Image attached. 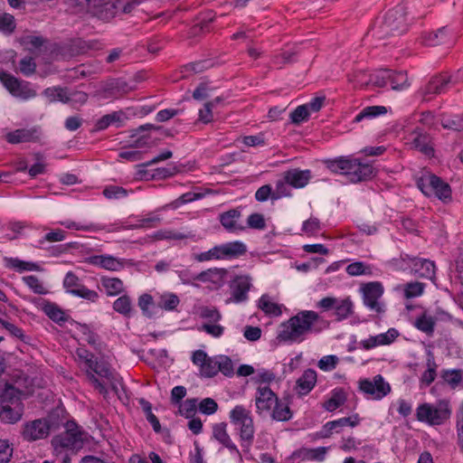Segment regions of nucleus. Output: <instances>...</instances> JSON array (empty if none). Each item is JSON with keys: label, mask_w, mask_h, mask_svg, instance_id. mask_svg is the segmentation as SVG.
Wrapping results in <instances>:
<instances>
[{"label": "nucleus", "mask_w": 463, "mask_h": 463, "mask_svg": "<svg viewBox=\"0 0 463 463\" xmlns=\"http://www.w3.org/2000/svg\"><path fill=\"white\" fill-rule=\"evenodd\" d=\"M318 320L319 316L315 311H299L279 325L276 339L279 343L302 342L308 334L320 331L315 327Z\"/></svg>", "instance_id": "f257e3e1"}, {"label": "nucleus", "mask_w": 463, "mask_h": 463, "mask_svg": "<svg viewBox=\"0 0 463 463\" xmlns=\"http://www.w3.org/2000/svg\"><path fill=\"white\" fill-rule=\"evenodd\" d=\"M86 433L75 421H67L65 430L52 439L55 459L60 463H71V455L83 448Z\"/></svg>", "instance_id": "f03ea898"}, {"label": "nucleus", "mask_w": 463, "mask_h": 463, "mask_svg": "<svg viewBox=\"0 0 463 463\" xmlns=\"http://www.w3.org/2000/svg\"><path fill=\"white\" fill-rule=\"evenodd\" d=\"M326 167L335 174L346 175L350 182L360 183L372 179L376 169L368 163H363L351 156H338L324 161Z\"/></svg>", "instance_id": "7ed1b4c3"}, {"label": "nucleus", "mask_w": 463, "mask_h": 463, "mask_svg": "<svg viewBox=\"0 0 463 463\" xmlns=\"http://www.w3.org/2000/svg\"><path fill=\"white\" fill-rule=\"evenodd\" d=\"M231 422L239 427L241 446L244 451H249L252 446L255 427L250 411L242 405H236L230 411Z\"/></svg>", "instance_id": "20e7f679"}, {"label": "nucleus", "mask_w": 463, "mask_h": 463, "mask_svg": "<svg viewBox=\"0 0 463 463\" xmlns=\"http://www.w3.org/2000/svg\"><path fill=\"white\" fill-rule=\"evenodd\" d=\"M0 398V420L9 424L19 421L24 414V404L18 396L17 390L14 386L6 384Z\"/></svg>", "instance_id": "39448f33"}, {"label": "nucleus", "mask_w": 463, "mask_h": 463, "mask_svg": "<svg viewBox=\"0 0 463 463\" xmlns=\"http://www.w3.org/2000/svg\"><path fill=\"white\" fill-rule=\"evenodd\" d=\"M451 416V407L448 400H439L436 403H422L416 410V419L429 425H441Z\"/></svg>", "instance_id": "423d86ee"}, {"label": "nucleus", "mask_w": 463, "mask_h": 463, "mask_svg": "<svg viewBox=\"0 0 463 463\" xmlns=\"http://www.w3.org/2000/svg\"><path fill=\"white\" fill-rule=\"evenodd\" d=\"M406 15L405 6L401 5L386 12L378 28L379 37L396 36L407 32L408 23Z\"/></svg>", "instance_id": "0eeeda50"}, {"label": "nucleus", "mask_w": 463, "mask_h": 463, "mask_svg": "<svg viewBox=\"0 0 463 463\" xmlns=\"http://www.w3.org/2000/svg\"><path fill=\"white\" fill-rule=\"evenodd\" d=\"M246 251V245L241 241H235L214 246L207 251L195 254L194 260L199 262L213 260H232L244 255Z\"/></svg>", "instance_id": "6e6552de"}, {"label": "nucleus", "mask_w": 463, "mask_h": 463, "mask_svg": "<svg viewBox=\"0 0 463 463\" xmlns=\"http://www.w3.org/2000/svg\"><path fill=\"white\" fill-rule=\"evenodd\" d=\"M418 188L427 196L434 194L441 201L451 199V188L439 176L428 174L417 180Z\"/></svg>", "instance_id": "1a4fd4ad"}, {"label": "nucleus", "mask_w": 463, "mask_h": 463, "mask_svg": "<svg viewBox=\"0 0 463 463\" xmlns=\"http://www.w3.org/2000/svg\"><path fill=\"white\" fill-rule=\"evenodd\" d=\"M401 268H410L411 271L419 278L433 279L435 278V264L428 259L411 257L408 254L401 255L400 260H395Z\"/></svg>", "instance_id": "9d476101"}, {"label": "nucleus", "mask_w": 463, "mask_h": 463, "mask_svg": "<svg viewBox=\"0 0 463 463\" xmlns=\"http://www.w3.org/2000/svg\"><path fill=\"white\" fill-rule=\"evenodd\" d=\"M88 366L86 367V377L88 381L98 390L100 393H106L107 390L105 384L97 377L111 379L113 378L112 372L109 364L102 360H89Z\"/></svg>", "instance_id": "9b49d317"}, {"label": "nucleus", "mask_w": 463, "mask_h": 463, "mask_svg": "<svg viewBox=\"0 0 463 463\" xmlns=\"http://www.w3.org/2000/svg\"><path fill=\"white\" fill-rule=\"evenodd\" d=\"M88 12L103 22L115 17L120 8L118 0H85Z\"/></svg>", "instance_id": "f8f14e48"}, {"label": "nucleus", "mask_w": 463, "mask_h": 463, "mask_svg": "<svg viewBox=\"0 0 463 463\" xmlns=\"http://www.w3.org/2000/svg\"><path fill=\"white\" fill-rule=\"evenodd\" d=\"M383 290V286L379 281L364 283L360 288L364 304L378 314L384 312V305L379 301Z\"/></svg>", "instance_id": "ddd939ff"}, {"label": "nucleus", "mask_w": 463, "mask_h": 463, "mask_svg": "<svg viewBox=\"0 0 463 463\" xmlns=\"http://www.w3.org/2000/svg\"><path fill=\"white\" fill-rule=\"evenodd\" d=\"M460 80L458 73L452 77L448 73H441L431 77L422 89V96L429 99L430 95H439L446 92L452 85Z\"/></svg>", "instance_id": "4468645a"}, {"label": "nucleus", "mask_w": 463, "mask_h": 463, "mask_svg": "<svg viewBox=\"0 0 463 463\" xmlns=\"http://www.w3.org/2000/svg\"><path fill=\"white\" fill-rule=\"evenodd\" d=\"M0 81L13 96L28 99L35 95L27 82L20 80L8 72L0 71Z\"/></svg>", "instance_id": "2eb2a0df"}, {"label": "nucleus", "mask_w": 463, "mask_h": 463, "mask_svg": "<svg viewBox=\"0 0 463 463\" xmlns=\"http://www.w3.org/2000/svg\"><path fill=\"white\" fill-rule=\"evenodd\" d=\"M359 388L366 394L372 395L374 399L380 400L391 392V386L386 383L381 374L373 377V380L364 379L359 383Z\"/></svg>", "instance_id": "dca6fc26"}, {"label": "nucleus", "mask_w": 463, "mask_h": 463, "mask_svg": "<svg viewBox=\"0 0 463 463\" xmlns=\"http://www.w3.org/2000/svg\"><path fill=\"white\" fill-rule=\"evenodd\" d=\"M88 264L99 267L101 269L118 271L126 265H133L132 260L126 259H118L111 255H93L86 258L85 260Z\"/></svg>", "instance_id": "f3484780"}, {"label": "nucleus", "mask_w": 463, "mask_h": 463, "mask_svg": "<svg viewBox=\"0 0 463 463\" xmlns=\"http://www.w3.org/2000/svg\"><path fill=\"white\" fill-rule=\"evenodd\" d=\"M155 130V131H160L162 134H164L166 137H172V133L169 129H165L162 126H156L153 124H145L142 126H139L138 128L132 129L130 132V137L135 138L133 140V144L131 145L132 147L139 148V147H145L149 145V140L151 138L150 135L148 133H144L146 131Z\"/></svg>", "instance_id": "a211bd4d"}, {"label": "nucleus", "mask_w": 463, "mask_h": 463, "mask_svg": "<svg viewBox=\"0 0 463 463\" xmlns=\"http://www.w3.org/2000/svg\"><path fill=\"white\" fill-rule=\"evenodd\" d=\"M276 393L268 386H259L255 396L257 413L263 416L271 411L278 400Z\"/></svg>", "instance_id": "6ab92c4d"}, {"label": "nucleus", "mask_w": 463, "mask_h": 463, "mask_svg": "<svg viewBox=\"0 0 463 463\" xmlns=\"http://www.w3.org/2000/svg\"><path fill=\"white\" fill-rule=\"evenodd\" d=\"M192 361L195 365L200 367V373L206 378H212L219 373L216 356L210 357L203 350L194 352Z\"/></svg>", "instance_id": "aec40b11"}, {"label": "nucleus", "mask_w": 463, "mask_h": 463, "mask_svg": "<svg viewBox=\"0 0 463 463\" xmlns=\"http://www.w3.org/2000/svg\"><path fill=\"white\" fill-rule=\"evenodd\" d=\"M359 422L360 418L358 414L327 421L320 431V437L323 439L330 438L334 433H340L344 427L349 426L354 428L357 426Z\"/></svg>", "instance_id": "412c9836"}, {"label": "nucleus", "mask_w": 463, "mask_h": 463, "mask_svg": "<svg viewBox=\"0 0 463 463\" xmlns=\"http://www.w3.org/2000/svg\"><path fill=\"white\" fill-rule=\"evenodd\" d=\"M22 436L24 440L35 441L49 436L48 429L43 419H37L24 425Z\"/></svg>", "instance_id": "4be33fe9"}, {"label": "nucleus", "mask_w": 463, "mask_h": 463, "mask_svg": "<svg viewBox=\"0 0 463 463\" xmlns=\"http://www.w3.org/2000/svg\"><path fill=\"white\" fill-rule=\"evenodd\" d=\"M250 287V279L248 276L236 277L231 284L232 298L227 300V303H241L246 301Z\"/></svg>", "instance_id": "5701e85b"}, {"label": "nucleus", "mask_w": 463, "mask_h": 463, "mask_svg": "<svg viewBox=\"0 0 463 463\" xmlns=\"http://www.w3.org/2000/svg\"><path fill=\"white\" fill-rule=\"evenodd\" d=\"M411 146L427 156H434L432 137L430 134L417 128L411 133Z\"/></svg>", "instance_id": "b1692460"}, {"label": "nucleus", "mask_w": 463, "mask_h": 463, "mask_svg": "<svg viewBox=\"0 0 463 463\" xmlns=\"http://www.w3.org/2000/svg\"><path fill=\"white\" fill-rule=\"evenodd\" d=\"M227 424L224 422L217 423L213 427V438L221 443L224 448L228 449L231 453H234L239 459L242 460V456L237 446L232 440L229 433L227 432Z\"/></svg>", "instance_id": "393cba45"}, {"label": "nucleus", "mask_w": 463, "mask_h": 463, "mask_svg": "<svg viewBox=\"0 0 463 463\" xmlns=\"http://www.w3.org/2000/svg\"><path fill=\"white\" fill-rule=\"evenodd\" d=\"M241 216L238 209H231L219 215V220L223 228L229 232H238L244 230V227L239 223Z\"/></svg>", "instance_id": "a878e982"}, {"label": "nucleus", "mask_w": 463, "mask_h": 463, "mask_svg": "<svg viewBox=\"0 0 463 463\" xmlns=\"http://www.w3.org/2000/svg\"><path fill=\"white\" fill-rule=\"evenodd\" d=\"M285 180L294 188L305 187L311 179V171L298 168L289 169L284 173Z\"/></svg>", "instance_id": "bb28decb"}, {"label": "nucleus", "mask_w": 463, "mask_h": 463, "mask_svg": "<svg viewBox=\"0 0 463 463\" xmlns=\"http://www.w3.org/2000/svg\"><path fill=\"white\" fill-rule=\"evenodd\" d=\"M38 138V131L36 128H19L7 133L5 136L6 141L10 144L35 142Z\"/></svg>", "instance_id": "cd10ccee"}, {"label": "nucleus", "mask_w": 463, "mask_h": 463, "mask_svg": "<svg viewBox=\"0 0 463 463\" xmlns=\"http://www.w3.org/2000/svg\"><path fill=\"white\" fill-rule=\"evenodd\" d=\"M128 91V85L121 80H113L108 82L99 91L102 99L118 98Z\"/></svg>", "instance_id": "c85d7f7f"}, {"label": "nucleus", "mask_w": 463, "mask_h": 463, "mask_svg": "<svg viewBox=\"0 0 463 463\" xmlns=\"http://www.w3.org/2000/svg\"><path fill=\"white\" fill-rule=\"evenodd\" d=\"M317 383V372L313 369H307L298 379L296 389L298 394L306 395L315 387Z\"/></svg>", "instance_id": "c756f323"}, {"label": "nucleus", "mask_w": 463, "mask_h": 463, "mask_svg": "<svg viewBox=\"0 0 463 463\" xmlns=\"http://www.w3.org/2000/svg\"><path fill=\"white\" fill-rule=\"evenodd\" d=\"M227 271L224 269H209L202 271L194 277V279L201 282H212L214 284H222Z\"/></svg>", "instance_id": "7c9ffc66"}, {"label": "nucleus", "mask_w": 463, "mask_h": 463, "mask_svg": "<svg viewBox=\"0 0 463 463\" xmlns=\"http://www.w3.org/2000/svg\"><path fill=\"white\" fill-rule=\"evenodd\" d=\"M413 326L420 332L431 336L435 330L436 318L424 311L415 319Z\"/></svg>", "instance_id": "2f4dec72"}, {"label": "nucleus", "mask_w": 463, "mask_h": 463, "mask_svg": "<svg viewBox=\"0 0 463 463\" xmlns=\"http://www.w3.org/2000/svg\"><path fill=\"white\" fill-rule=\"evenodd\" d=\"M269 413L272 420L277 421H288L293 416V412L290 410L289 405L279 399L277 400Z\"/></svg>", "instance_id": "473e14b6"}, {"label": "nucleus", "mask_w": 463, "mask_h": 463, "mask_svg": "<svg viewBox=\"0 0 463 463\" xmlns=\"http://www.w3.org/2000/svg\"><path fill=\"white\" fill-rule=\"evenodd\" d=\"M100 283L108 296H117L125 289L123 281L118 278L103 276L100 278Z\"/></svg>", "instance_id": "72a5a7b5"}, {"label": "nucleus", "mask_w": 463, "mask_h": 463, "mask_svg": "<svg viewBox=\"0 0 463 463\" xmlns=\"http://www.w3.org/2000/svg\"><path fill=\"white\" fill-rule=\"evenodd\" d=\"M387 113L384 106H368L364 108L353 119V123H359L364 119H369Z\"/></svg>", "instance_id": "f704fd0d"}, {"label": "nucleus", "mask_w": 463, "mask_h": 463, "mask_svg": "<svg viewBox=\"0 0 463 463\" xmlns=\"http://www.w3.org/2000/svg\"><path fill=\"white\" fill-rule=\"evenodd\" d=\"M440 378L451 389H456L463 379L462 370L460 369H444L440 372Z\"/></svg>", "instance_id": "c9c22d12"}, {"label": "nucleus", "mask_w": 463, "mask_h": 463, "mask_svg": "<svg viewBox=\"0 0 463 463\" xmlns=\"http://www.w3.org/2000/svg\"><path fill=\"white\" fill-rule=\"evenodd\" d=\"M346 401L344 390L335 389L332 396L323 403V408L328 411H334L342 406Z\"/></svg>", "instance_id": "e433bc0d"}, {"label": "nucleus", "mask_w": 463, "mask_h": 463, "mask_svg": "<svg viewBox=\"0 0 463 463\" xmlns=\"http://www.w3.org/2000/svg\"><path fill=\"white\" fill-rule=\"evenodd\" d=\"M327 448L318 447L316 449L302 448L298 451V456L302 459L323 461L326 458Z\"/></svg>", "instance_id": "4c0bfd02"}, {"label": "nucleus", "mask_w": 463, "mask_h": 463, "mask_svg": "<svg viewBox=\"0 0 463 463\" xmlns=\"http://www.w3.org/2000/svg\"><path fill=\"white\" fill-rule=\"evenodd\" d=\"M423 43L426 45L435 46L445 43L448 38V32L446 27H442L435 32L425 33L423 36Z\"/></svg>", "instance_id": "58836bf2"}, {"label": "nucleus", "mask_w": 463, "mask_h": 463, "mask_svg": "<svg viewBox=\"0 0 463 463\" xmlns=\"http://www.w3.org/2000/svg\"><path fill=\"white\" fill-rule=\"evenodd\" d=\"M43 94L52 102L59 100L63 103H70L72 100L67 92V89L61 87L47 88L44 90Z\"/></svg>", "instance_id": "ea45409f"}, {"label": "nucleus", "mask_w": 463, "mask_h": 463, "mask_svg": "<svg viewBox=\"0 0 463 463\" xmlns=\"http://www.w3.org/2000/svg\"><path fill=\"white\" fill-rule=\"evenodd\" d=\"M47 426L49 434L54 432L64 427L66 429V422L69 421L64 417L60 416L59 411H52L46 418L43 419Z\"/></svg>", "instance_id": "a19ab883"}, {"label": "nucleus", "mask_w": 463, "mask_h": 463, "mask_svg": "<svg viewBox=\"0 0 463 463\" xmlns=\"http://www.w3.org/2000/svg\"><path fill=\"white\" fill-rule=\"evenodd\" d=\"M440 124L444 128L463 131V114L462 115H442Z\"/></svg>", "instance_id": "79ce46f5"}, {"label": "nucleus", "mask_w": 463, "mask_h": 463, "mask_svg": "<svg viewBox=\"0 0 463 463\" xmlns=\"http://www.w3.org/2000/svg\"><path fill=\"white\" fill-rule=\"evenodd\" d=\"M258 307L269 316L279 317L282 314L281 307L270 301L269 298L265 295L260 298Z\"/></svg>", "instance_id": "37998d69"}, {"label": "nucleus", "mask_w": 463, "mask_h": 463, "mask_svg": "<svg viewBox=\"0 0 463 463\" xmlns=\"http://www.w3.org/2000/svg\"><path fill=\"white\" fill-rule=\"evenodd\" d=\"M44 313L48 316L50 319L52 321L62 324L68 320V317L57 305L52 303H48L43 307Z\"/></svg>", "instance_id": "c03bdc74"}, {"label": "nucleus", "mask_w": 463, "mask_h": 463, "mask_svg": "<svg viewBox=\"0 0 463 463\" xmlns=\"http://www.w3.org/2000/svg\"><path fill=\"white\" fill-rule=\"evenodd\" d=\"M113 308L116 312L125 317H130L132 312V302L130 298L128 295L119 297L114 301Z\"/></svg>", "instance_id": "a18cd8bd"}, {"label": "nucleus", "mask_w": 463, "mask_h": 463, "mask_svg": "<svg viewBox=\"0 0 463 463\" xmlns=\"http://www.w3.org/2000/svg\"><path fill=\"white\" fill-rule=\"evenodd\" d=\"M60 224L64 226L67 229H72L76 231H84V232H98L104 230V226L98 223H89V224H80L79 222L73 221H63L60 222Z\"/></svg>", "instance_id": "49530a36"}, {"label": "nucleus", "mask_w": 463, "mask_h": 463, "mask_svg": "<svg viewBox=\"0 0 463 463\" xmlns=\"http://www.w3.org/2000/svg\"><path fill=\"white\" fill-rule=\"evenodd\" d=\"M346 273L350 276L372 275L373 270L370 265L363 261H355L349 264L346 269Z\"/></svg>", "instance_id": "de8ad7c7"}, {"label": "nucleus", "mask_w": 463, "mask_h": 463, "mask_svg": "<svg viewBox=\"0 0 463 463\" xmlns=\"http://www.w3.org/2000/svg\"><path fill=\"white\" fill-rule=\"evenodd\" d=\"M121 112H113L101 117L94 126V131H101L106 129L112 123L121 120Z\"/></svg>", "instance_id": "09e8293b"}, {"label": "nucleus", "mask_w": 463, "mask_h": 463, "mask_svg": "<svg viewBox=\"0 0 463 463\" xmlns=\"http://www.w3.org/2000/svg\"><path fill=\"white\" fill-rule=\"evenodd\" d=\"M353 309V303L349 298H345L337 301V304L335 307V315L337 317V320H343L347 318L351 314Z\"/></svg>", "instance_id": "8fccbe9b"}, {"label": "nucleus", "mask_w": 463, "mask_h": 463, "mask_svg": "<svg viewBox=\"0 0 463 463\" xmlns=\"http://www.w3.org/2000/svg\"><path fill=\"white\" fill-rule=\"evenodd\" d=\"M217 366L219 372L223 375L231 377L234 374V368L232 359L227 355H216Z\"/></svg>", "instance_id": "3c124183"}, {"label": "nucleus", "mask_w": 463, "mask_h": 463, "mask_svg": "<svg viewBox=\"0 0 463 463\" xmlns=\"http://www.w3.org/2000/svg\"><path fill=\"white\" fill-rule=\"evenodd\" d=\"M8 267L13 268L18 271L24 270H35L39 271L40 266L37 263L21 260L19 259H9L8 260Z\"/></svg>", "instance_id": "603ef678"}, {"label": "nucleus", "mask_w": 463, "mask_h": 463, "mask_svg": "<svg viewBox=\"0 0 463 463\" xmlns=\"http://www.w3.org/2000/svg\"><path fill=\"white\" fill-rule=\"evenodd\" d=\"M390 75H392V71L383 69L371 76V82L377 87H385L390 85Z\"/></svg>", "instance_id": "864d4df0"}, {"label": "nucleus", "mask_w": 463, "mask_h": 463, "mask_svg": "<svg viewBox=\"0 0 463 463\" xmlns=\"http://www.w3.org/2000/svg\"><path fill=\"white\" fill-rule=\"evenodd\" d=\"M16 27L14 17L7 13L0 14V32L11 34Z\"/></svg>", "instance_id": "5fc2aeb1"}, {"label": "nucleus", "mask_w": 463, "mask_h": 463, "mask_svg": "<svg viewBox=\"0 0 463 463\" xmlns=\"http://www.w3.org/2000/svg\"><path fill=\"white\" fill-rule=\"evenodd\" d=\"M102 194L109 200L120 199L128 196V191L122 186L108 185L103 189Z\"/></svg>", "instance_id": "6e6d98bb"}, {"label": "nucleus", "mask_w": 463, "mask_h": 463, "mask_svg": "<svg viewBox=\"0 0 463 463\" xmlns=\"http://www.w3.org/2000/svg\"><path fill=\"white\" fill-rule=\"evenodd\" d=\"M425 284L421 282H409L404 285V297L406 298H413L423 294Z\"/></svg>", "instance_id": "4d7b16f0"}, {"label": "nucleus", "mask_w": 463, "mask_h": 463, "mask_svg": "<svg viewBox=\"0 0 463 463\" xmlns=\"http://www.w3.org/2000/svg\"><path fill=\"white\" fill-rule=\"evenodd\" d=\"M199 316L210 323H216L222 318V315L216 307L207 306L199 307Z\"/></svg>", "instance_id": "13d9d810"}, {"label": "nucleus", "mask_w": 463, "mask_h": 463, "mask_svg": "<svg viewBox=\"0 0 463 463\" xmlns=\"http://www.w3.org/2000/svg\"><path fill=\"white\" fill-rule=\"evenodd\" d=\"M23 280L33 290V293L39 295H44L47 293V290L43 287V283L36 276H24Z\"/></svg>", "instance_id": "bf43d9fd"}, {"label": "nucleus", "mask_w": 463, "mask_h": 463, "mask_svg": "<svg viewBox=\"0 0 463 463\" xmlns=\"http://www.w3.org/2000/svg\"><path fill=\"white\" fill-rule=\"evenodd\" d=\"M197 408L196 399H187L179 405V412L182 416L190 419L194 416Z\"/></svg>", "instance_id": "052dcab7"}, {"label": "nucleus", "mask_w": 463, "mask_h": 463, "mask_svg": "<svg viewBox=\"0 0 463 463\" xmlns=\"http://www.w3.org/2000/svg\"><path fill=\"white\" fill-rule=\"evenodd\" d=\"M390 86L392 90H402L408 86L407 84V74L403 71H392V75H390Z\"/></svg>", "instance_id": "680f3d73"}, {"label": "nucleus", "mask_w": 463, "mask_h": 463, "mask_svg": "<svg viewBox=\"0 0 463 463\" xmlns=\"http://www.w3.org/2000/svg\"><path fill=\"white\" fill-rule=\"evenodd\" d=\"M399 335V333L394 328H390L386 333L374 335L375 345H385L392 344Z\"/></svg>", "instance_id": "e2e57ef3"}, {"label": "nucleus", "mask_w": 463, "mask_h": 463, "mask_svg": "<svg viewBox=\"0 0 463 463\" xmlns=\"http://www.w3.org/2000/svg\"><path fill=\"white\" fill-rule=\"evenodd\" d=\"M71 294L91 302H96L99 299V294L95 290L89 289L83 285L79 286L76 289L71 290Z\"/></svg>", "instance_id": "0e129e2a"}, {"label": "nucleus", "mask_w": 463, "mask_h": 463, "mask_svg": "<svg viewBox=\"0 0 463 463\" xmlns=\"http://www.w3.org/2000/svg\"><path fill=\"white\" fill-rule=\"evenodd\" d=\"M308 117H309V110L306 104L297 107L290 113L291 121H292V123H294L296 125H298L301 122L307 120Z\"/></svg>", "instance_id": "69168bd1"}, {"label": "nucleus", "mask_w": 463, "mask_h": 463, "mask_svg": "<svg viewBox=\"0 0 463 463\" xmlns=\"http://www.w3.org/2000/svg\"><path fill=\"white\" fill-rule=\"evenodd\" d=\"M20 72L28 77L33 75L36 71V63L33 57H24L19 62Z\"/></svg>", "instance_id": "338daca9"}, {"label": "nucleus", "mask_w": 463, "mask_h": 463, "mask_svg": "<svg viewBox=\"0 0 463 463\" xmlns=\"http://www.w3.org/2000/svg\"><path fill=\"white\" fill-rule=\"evenodd\" d=\"M288 186L289 184L286 182L285 177L283 180H279L276 183L275 191H273L272 194V200H278L281 197L290 196L291 192Z\"/></svg>", "instance_id": "774afa93"}]
</instances>
